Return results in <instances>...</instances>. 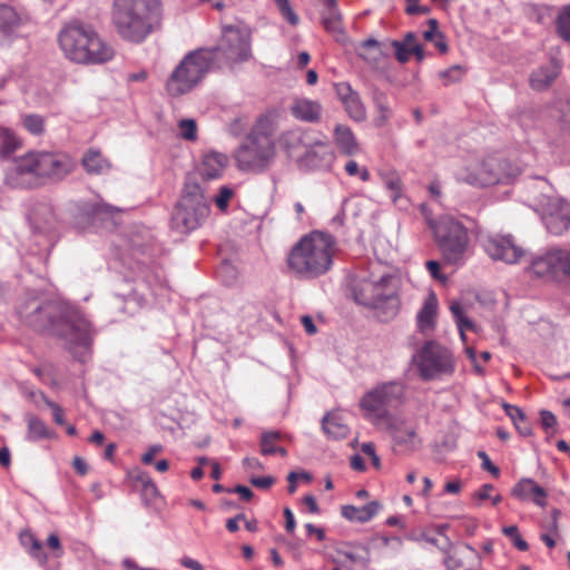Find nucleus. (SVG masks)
Segmentation results:
<instances>
[{"instance_id": "603ef678", "label": "nucleus", "mask_w": 570, "mask_h": 570, "mask_svg": "<svg viewBox=\"0 0 570 570\" xmlns=\"http://www.w3.org/2000/svg\"><path fill=\"white\" fill-rule=\"evenodd\" d=\"M41 399L43 400L45 404L52 411V417L56 424L63 425L65 419H63V409L57 404L56 402L49 400L42 392H40Z\"/></svg>"}, {"instance_id": "f257e3e1", "label": "nucleus", "mask_w": 570, "mask_h": 570, "mask_svg": "<svg viewBox=\"0 0 570 570\" xmlns=\"http://www.w3.org/2000/svg\"><path fill=\"white\" fill-rule=\"evenodd\" d=\"M20 316L31 328L63 341L73 356L85 362L92 342L90 322L77 308L56 301H31L20 309Z\"/></svg>"}, {"instance_id": "ddd939ff", "label": "nucleus", "mask_w": 570, "mask_h": 570, "mask_svg": "<svg viewBox=\"0 0 570 570\" xmlns=\"http://www.w3.org/2000/svg\"><path fill=\"white\" fill-rule=\"evenodd\" d=\"M528 271L544 282L570 279V250L551 248L531 259Z\"/></svg>"}, {"instance_id": "f8f14e48", "label": "nucleus", "mask_w": 570, "mask_h": 570, "mask_svg": "<svg viewBox=\"0 0 570 570\" xmlns=\"http://www.w3.org/2000/svg\"><path fill=\"white\" fill-rule=\"evenodd\" d=\"M422 380L431 381L454 372V360L451 352L433 342H426L414 356Z\"/></svg>"}, {"instance_id": "7ed1b4c3", "label": "nucleus", "mask_w": 570, "mask_h": 570, "mask_svg": "<svg viewBox=\"0 0 570 570\" xmlns=\"http://www.w3.org/2000/svg\"><path fill=\"white\" fill-rule=\"evenodd\" d=\"M75 163L65 154L35 151L19 157L7 170L10 187H33L40 179L60 181L72 173Z\"/></svg>"}, {"instance_id": "2f4dec72", "label": "nucleus", "mask_w": 570, "mask_h": 570, "mask_svg": "<svg viewBox=\"0 0 570 570\" xmlns=\"http://www.w3.org/2000/svg\"><path fill=\"white\" fill-rule=\"evenodd\" d=\"M323 431L333 439H344L348 434V426L335 414H326L322 420Z\"/></svg>"}, {"instance_id": "774afa93", "label": "nucleus", "mask_w": 570, "mask_h": 570, "mask_svg": "<svg viewBox=\"0 0 570 570\" xmlns=\"http://www.w3.org/2000/svg\"><path fill=\"white\" fill-rule=\"evenodd\" d=\"M515 429L522 436H529L532 434V429L530 426V423L528 422L527 417L523 416L519 421L514 423Z\"/></svg>"}, {"instance_id": "8fccbe9b", "label": "nucleus", "mask_w": 570, "mask_h": 570, "mask_svg": "<svg viewBox=\"0 0 570 570\" xmlns=\"http://www.w3.org/2000/svg\"><path fill=\"white\" fill-rule=\"evenodd\" d=\"M391 47L395 51V58L400 63H406L410 60L411 48L406 47L401 40H392Z\"/></svg>"}, {"instance_id": "6e6552de", "label": "nucleus", "mask_w": 570, "mask_h": 570, "mask_svg": "<svg viewBox=\"0 0 570 570\" xmlns=\"http://www.w3.org/2000/svg\"><path fill=\"white\" fill-rule=\"evenodd\" d=\"M276 157L272 134L263 125L253 127L245 140L235 151V160L243 171L261 174L266 171Z\"/></svg>"}, {"instance_id": "4d7b16f0", "label": "nucleus", "mask_w": 570, "mask_h": 570, "mask_svg": "<svg viewBox=\"0 0 570 570\" xmlns=\"http://www.w3.org/2000/svg\"><path fill=\"white\" fill-rule=\"evenodd\" d=\"M335 91L340 100L344 104L346 100L352 98V96L356 95L357 92L352 89L350 83L347 82H341L335 85Z\"/></svg>"}, {"instance_id": "6e6d98bb", "label": "nucleus", "mask_w": 570, "mask_h": 570, "mask_svg": "<svg viewBox=\"0 0 570 570\" xmlns=\"http://www.w3.org/2000/svg\"><path fill=\"white\" fill-rule=\"evenodd\" d=\"M157 495L158 489L153 480L141 487V499L145 505H149Z\"/></svg>"}, {"instance_id": "393cba45", "label": "nucleus", "mask_w": 570, "mask_h": 570, "mask_svg": "<svg viewBox=\"0 0 570 570\" xmlns=\"http://www.w3.org/2000/svg\"><path fill=\"white\" fill-rule=\"evenodd\" d=\"M382 508L379 501H371L363 507L355 505H343L341 508V514L343 518L351 522L365 523L368 522Z\"/></svg>"}, {"instance_id": "c03bdc74", "label": "nucleus", "mask_w": 570, "mask_h": 570, "mask_svg": "<svg viewBox=\"0 0 570 570\" xmlns=\"http://www.w3.org/2000/svg\"><path fill=\"white\" fill-rule=\"evenodd\" d=\"M27 539L31 540V546L28 548L29 553L40 563L46 564L48 561L47 554L43 552L42 543L32 534L28 533Z\"/></svg>"}, {"instance_id": "69168bd1", "label": "nucleus", "mask_w": 570, "mask_h": 570, "mask_svg": "<svg viewBox=\"0 0 570 570\" xmlns=\"http://www.w3.org/2000/svg\"><path fill=\"white\" fill-rule=\"evenodd\" d=\"M144 281L151 289L163 284V278L157 272H147L144 276Z\"/></svg>"}, {"instance_id": "0eeeda50", "label": "nucleus", "mask_w": 570, "mask_h": 570, "mask_svg": "<svg viewBox=\"0 0 570 570\" xmlns=\"http://www.w3.org/2000/svg\"><path fill=\"white\" fill-rule=\"evenodd\" d=\"M394 276L385 273L377 278H363L353 288L357 304L375 311L382 322L394 318L400 311V298L393 285Z\"/></svg>"}, {"instance_id": "052dcab7", "label": "nucleus", "mask_w": 570, "mask_h": 570, "mask_svg": "<svg viewBox=\"0 0 570 570\" xmlns=\"http://www.w3.org/2000/svg\"><path fill=\"white\" fill-rule=\"evenodd\" d=\"M249 482L256 487V488H259V489H269L274 482H275V479L271 475H267V476H252L249 479Z\"/></svg>"}, {"instance_id": "dca6fc26", "label": "nucleus", "mask_w": 570, "mask_h": 570, "mask_svg": "<svg viewBox=\"0 0 570 570\" xmlns=\"http://www.w3.org/2000/svg\"><path fill=\"white\" fill-rule=\"evenodd\" d=\"M279 146L289 158L298 161H309L315 154V147H324L322 142L312 137L311 132L302 128H294L283 132Z\"/></svg>"}, {"instance_id": "f3484780", "label": "nucleus", "mask_w": 570, "mask_h": 570, "mask_svg": "<svg viewBox=\"0 0 570 570\" xmlns=\"http://www.w3.org/2000/svg\"><path fill=\"white\" fill-rule=\"evenodd\" d=\"M482 246L493 261L517 264L525 254L512 235H491L483 239Z\"/></svg>"}, {"instance_id": "49530a36", "label": "nucleus", "mask_w": 570, "mask_h": 570, "mask_svg": "<svg viewBox=\"0 0 570 570\" xmlns=\"http://www.w3.org/2000/svg\"><path fill=\"white\" fill-rule=\"evenodd\" d=\"M23 126L33 135H40L43 131L45 121L39 115H27L23 117Z\"/></svg>"}, {"instance_id": "0e129e2a", "label": "nucleus", "mask_w": 570, "mask_h": 570, "mask_svg": "<svg viewBox=\"0 0 570 570\" xmlns=\"http://www.w3.org/2000/svg\"><path fill=\"white\" fill-rule=\"evenodd\" d=\"M503 406L507 415L513 421V423L525 416L522 410L515 405L504 404Z\"/></svg>"}, {"instance_id": "58836bf2", "label": "nucleus", "mask_w": 570, "mask_h": 570, "mask_svg": "<svg viewBox=\"0 0 570 570\" xmlns=\"http://www.w3.org/2000/svg\"><path fill=\"white\" fill-rule=\"evenodd\" d=\"M83 212L92 219V222L111 216L114 213H119L120 209L107 204L92 203L83 206Z\"/></svg>"}, {"instance_id": "c85d7f7f", "label": "nucleus", "mask_w": 570, "mask_h": 570, "mask_svg": "<svg viewBox=\"0 0 570 570\" xmlns=\"http://www.w3.org/2000/svg\"><path fill=\"white\" fill-rule=\"evenodd\" d=\"M28 20V17L19 13L14 8L0 4V32L10 35Z\"/></svg>"}, {"instance_id": "5fc2aeb1", "label": "nucleus", "mask_w": 570, "mask_h": 570, "mask_svg": "<svg viewBox=\"0 0 570 570\" xmlns=\"http://www.w3.org/2000/svg\"><path fill=\"white\" fill-rule=\"evenodd\" d=\"M234 191L229 187H220L219 193L218 195L215 196L214 200L222 212H225L227 209L229 200L232 199Z\"/></svg>"}, {"instance_id": "a18cd8bd", "label": "nucleus", "mask_w": 570, "mask_h": 570, "mask_svg": "<svg viewBox=\"0 0 570 570\" xmlns=\"http://www.w3.org/2000/svg\"><path fill=\"white\" fill-rule=\"evenodd\" d=\"M362 550L364 551V554H360L353 551H344L338 550L337 552L342 556H344L346 559H348L353 563L361 564L364 569H366L370 566L371 559H370V551L368 548L362 547Z\"/></svg>"}, {"instance_id": "4c0bfd02", "label": "nucleus", "mask_w": 570, "mask_h": 570, "mask_svg": "<svg viewBox=\"0 0 570 570\" xmlns=\"http://www.w3.org/2000/svg\"><path fill=\"white\" fill-rule=\"evenodd\" d=\"M556 32L566 42H570V3L562 7L556 19Z\"/></svg>"}, {"instance_id": "ea45409f", "label": "nucleus", "mask_w": 570, "mask_h": 570, "mask_svg": "<svg viewBox=\"0 0 570 570\" xmlns=\"http://www.w3.org/2000/svg\"><path fill=\"white\" fill-rule=\"evenodd\" d=\"M343 105L352 119L356 121L365 120L366 110L358 94L352 96V98L346 100Z\"/></svg>"}, {"instance_id": "bf43d9fd", "label": "nucleus", "mask_w": 570, "mask_h": 570, "mask_svg": "<svg viewBox=\"0 0 570 570\" xmlns=\"http://www.w3.org/2000/svg\"><path fill=\"white\" fill-rule=\"evenodd\" d=\"M425 266L434 279L440 281L441 283H445L448 281L446 276L441 273V265L438 261H428Z\"/></svg>"}, {"instance_id": "79ce46f5", "label": "nucleus", "mask_w": 570, "mask_h": 570, "mask_svg": "<svg viewBox=\"0 0 570 570\" xmlns=\"http://www.w3.org/2000/svg\"><path fill=\"white\" fill-rule=\"evenodd\" d=\"M502 533L509 537L513 543V546L520 551L529 550L528 542L520 535L519 529L517 525H508L502 528Z\"/></svg>"}, {"instance_id": "4be33fe9", "label": "nucleus", "mask_w": 570, "mask_h": 570, "mask_svg": "<svg viewBox=\"0 0 570 570\" xmlns=\"http://www.w3.org/2000/svg\"><path fill=\"white\" fill-rule=\"evenodd\" d=\"M29 222L35 232L49 230L56 222L52 206L48 203L36 204L29 213Z\"/></svg>"}, {"instance_id": "338daca9", "label": "nucleus", "mask_w": 570, "mask_h": 570, "mask_svg": "<svg viewBox=\"0 0 570 570\" xmlns=\"http://www.w3.org/2000/svg\"><path fill=\"white\" fill-rule=\"evenodd\" d=\"M163 450L161 445L154 444L151 445L148 451L141 456V462L144 464H151L154 462V458L157 453H159Z\"/></svg>"}, {"instance_id": "cd10ccee", "label": "nucleus", "mask_w": 570, "mask_h": 570, "mask_svg": "<svg viewBox=\"0 0 570 570\" xmlns=\"http://www.w3.org/2000/svg\"><path fill=\"white\" fill-rule=\"evenodd\" d=\"M26 439L29 442H38L40 440H52L57 436L56 432L51 430L41 419L36 415L28 414Z\"/></svg>"}, {"instance_id": "9d476101", "label": "nucleus", "mask_w": 570, "mask_h": 570, "mask_svg": "<svg viewBox=\"0 0 570 570\" xmlns=\"http://www.w3.org/2000/svg\"><path fill=\"white\" fill-rule=\"evenodd\" d=\"M434 240L445 263L464 264L470 249L468 228L456 218L445 215L430 224Z\"/></svg>"}, {"instance_id": "39448f33", "label": "nucleus", "mask_w": 570, "mask_h": 570, "mask_svg": "<svg viewBox=\"0 0 570 570\" xmlns=\"http://www.w3.org/2000/svg\"><path fill=\"white\" fill-rule=\"evenodd\" d=\"M335 238L323 232L305 235L292 248L288 267L299 277L311 279L326 274L333 264Z\"/></svg>"}, {"instance_id": "c9c22d12", "label": "nucleus", "mask_w": 570, "mask_h": 570, "mask_svg": "<svg viewBox=\"0 0 570 570\" xmlns=\"http://www.w3.org/2000/svg\"><path fill=\"white\" fill-rule=\"evenodd\" d=\"M450 311L455 320L456 326L460 331V335L462 340H465V331L474 330L473 322L466 317L463 306L460 302H451Z\"/></svg>"}, {"instance_id": "1a4fd4ad", "label": "nucleus", "mask_w": 570, "mask_h": 570, "mask_svg": "<svg viewBox=\"0 0 570 570\" xmlns=\"http://www.w3.org/2000/svg\"><path fill=\"white\" fill-rule=\"evenodd\" d=\"M214 68H216V65L213 51H207V48H199L188 52L168 77L166 81L167 92L171 97H179L189 92Z\"/></svg>"}, {"instance_id": "e2e57ef3", "label": "nucleus", "mask_w": 570, "mask_h": 570, "mask_svg": "<svg viewBox=\"0 0 570 570\" xmlns=\"http://www.w3.org/2000/svg\"><path fill=\"white\" fill-rule=\"evenodd\" d=\"M228 493H236L243 501L246 502L250 501L254 498V492L248 487L242 484L232 488V490H228Z\"/></svg>"}, {"instance_id": "09e8293b", "label": "nucleus", "mask_w": 570, "mask_h": 570, "mask_svg": "<svg viewBox=\"0 0 570 570\" xmlns=\"http://www.w3.org/2000/svg\"><path fill=\"white\" fill-rule=\"evenodd\" d=\"M277 4L281 14L286 19L292 26H296L299 22L298 16L292 9L288 0H274Z\"/></svg>"}, {"instance_id": "4468645a", "label": "nucleus", "mask_w": 570, "mask_h": 570, "mask_svg": "<svg viewBox=\"0 0 570 570\" xmlns=\"http://www.w3.org/2000/svg\"><path fill=\"white\" fill-rule=\"evenodd\" d=\"M404 396V386L399 382H387L367 392L361 400V407L377 417H384L387 407L396 406Z\"/></svg>"}, {"instance_id": "bb28decb", "label": "nucleus", "mask_w": 570, "mask_h": 570, "mask_svg": "<svg viewBox=\"0 0 570 570\" xmlns=\"http://www.w3.org/2000/svg\"><path fill=\"white\" fill-rule=\"evenodd\" d=\"M560 68L554 61L533 70L530 75L531 88L539 91L547 89L556 80Z\"/></svg>"}, {"instance_id": "72a5a7b5", "label": "nucleus", "mask_w": 570, "mask_h": 570, "mask_svg": "<svg viewBox=\"0 0 570 570\" xmlns=\"http://www.w3.org/2000/svg\"><path fill=\"white\" fill-rule=\"evenodd\" d=\"M356 52L360 58L373 67L377 66L382 56L380 42L374 38H368L362 41L356 48Z\"/></svg>"}, {"instance_id": "412c9836", "label": "nucleus", "mask_w": 570, "mask_h": 570, "mask_svg": "<svg viewBox=\"0 0 570 570\" xmlns=\"http://www.w3.org/2000/svg\"><path fill=\"white\" fill-rule=\"evenodd\" d=\"M479 552L469 543L464 544V551H456L444 559L448 570H472L474 563H480Z\"/></svg>"}, {"instance_id": "3c124183", "label": "nucleus", "mask_w": 570, "mask_h": 570, "mask_svg": "<svg viewBox=\"0 0 570 570\" xmlns=\"http://www.w3.org/2000/svg\"><path fill=\"white\" fill-rule=\"evenodd\" d=\"M423 38L426 41L433 42L435 48L441 53H446L449 50V46L445 42V37L443 33H433L432 31H424Z\"/></svg>"}, {"instance_id": "a19ab883", "label": "nucleus", "mask_w": 570, "mask_h": 570, "mask_svg": "<svg viewBox=\"0 0 570 570\" xmlns=\"http://www.w3.org/2000/svg\"><path fill=\"white\" fill-rule=\"evenodd\" d=\"M20 146V140L8 129H0V153L9 156Z\"/></svg>"}, {"instance_id": "37998d69", "label": "nucleus", "mask_w": 570, "mask_h": 570, "mask_svg": "<svg viewBox=\"0 0 570 570\" xmlns=\"http://www.w3.org/2000/svg\"><path fill=\"white\" fill-rule=\"evenodd\" d=\"M180 136L185 140L195 141L197 139V124L194 119H181L178 122Z\"/></svg>"}, {"instance_id": "a211bd4d", "label": "nucleus", "mask_w": 570, "mask_h": 570, "mask_svg": "<svg viewBox=\"0 0 570 570\" xmlns=\"http://www.w3.org/2000/svg\"><path fill=\"white\" fill-rule=\"evenodd\" d=\"M499 160L488 159L483 161L475 176L469 177L468 181L473 185L490 186L495 184H510L519 175L520 169L514 168L511 173H503L498 169L497 164Z\"/></svg>"}, {"instance_id": "e433bc0d", "label": "nucleus", "mask_w": 570, "mask_h": 570, "mask_svg": "<svg viewBox=\"0 0 570 570\" xmlns=\"http://www.w3.org/2000/svg\"><path fill=\"white\" fill-rule=\"evenodd\" d=\"M372 96L374 105L379 111V117L376 118L375 122L376 126L382 127L392 115V111L387 104V97L384 92L380 91L379 89H374Z\"/></svg>"}, {"instance_id": "13d9d810", "label": "nucleus", "mask_w": 570, "mask_h": 570, "mask_svg": "<svg viewBox=\"0 0 570 570\" xmlns=\"http://www.w3.org/2000/svg\"><path fill=\"white\" fill-rule=\"evenodd\" d=\"M478 456L482 460V468L491 473L494 478L500 475V469L492 463L489 455L484 451H479Z\"/></svg>"}, {"instance_id": "f704fd0d", "label": "nucleus", "mask_w": 570, "mask_h": 570, "mask_svg": "<svg viewBox=\"0 0 570 570\" xmlns=\"http://www.w3.org/2000/svg\"><path fill=\"white\" fill-rule=\"evenodd\" d=\"M279 438L281 433L277 431L264 432L261 438V453L263 455L279 454L281 456H286V449L274 444Z\"/></svg>"}, {"instance_id": "473e14b6", "label": "nucleus", "mask_w": 570, "mask_h": 570, "mask_svg": "<svg viewBox=\"0 0 570 570\" xmlns=\"http://www.w3.org/2000/svg\"><path fill=\"white\" fill-rule=\"evenodd\" d=\"M438 311V299L434 293H430L423 306L417 313V324L421 330L432 327Z\"/></svg>"}, {"instance_id": "423d86ee", "label": "nucleus", "mask_w": 570, "mask_h": 570, "mask_svg": "<svg viewBox=\"0 0 570 570\" xmlns=\"http://www.w3.org/2000/svg\"><path fill=\"white\" fill-rule=\"evenodd\" d=\"M210 202L196 175H186L185 183L170 217V228L187 235L199 228L209 217Z\"/></svg>"}, {"instance_id": "c756f323", "label": "nucleus", "mask_w": 570, "mask_h": 570, "mask_svg": "<svg viewBox=\"0 0 570 570\" xmlns=\"http://www.w3.org/2000/svg\"><path fill=\"white\" fill-rule=\"evenodd\" d=\"M335 142L340 151L346 156H353L358 153V144L352 130L344 125L335 127Z\"/></svg>"}, {"instance_id": "5701e85b", "label": "nucleus", "mask_w": 570, "mask_h": 570, "mask_svg": "<svg viewBox=\"0 0 570 570\" xmlns=\"http://www.w3.org/2000/svg\"><path fill=\"white\" fill-rule=\"evenodd\" d=\"M226 157L219 153H209L204 156L202 165L197 173H188L187 175H196L197 179L210 180L218 178L225 167Z\"/></svg>"}, {"instance_id": "de8ad7c7", "label": "nucleus", "mask_w": 570, "mask_h": 570, "mask_svg": "<svg viewBox=\"0 0 570 570\" xmlns=\"http://www.w3.org/2000/svg\"><path fill=\"white\" fill-rule=\"evenodd\" d=\"M385 187L392 193L391 198L394 204L401 198L402 181L396 175L389 176L384 179Z\"/></svg>"}, {"instance_id": "a878e982", "label": "nucleus", "mask_w": 570, "mask_h": 570, "mask_svg": "<svg viewBox=\"0 0 570 570\" xmlns=\"http://www.w3.org/2000/svg\"><path fill=\"white\" fill-rule=\"evenodd\" d=\"M322 107L317 101L296 98L291 106L292 115L299 120L314 122L320 119Z\"/></svg>"}, {"instance_id": "f03ea898", "label": "nucleus", "mask_w": 570, "mask_h": 570, "mask_svg": "<svg viewBox=\"0 0 570 570\" xmlns=\"http://www.w3.org/2000/svg\"><path fill=\"white\" fill-rule=\"evenodd\" d=\"M161 0H114L111 22L117 35L127 42L139 45L163 28Z\"/></svg>"}, {"instance_id": "b1692460", "label": "nucleus", "mask_w": 570, "mask_h": 570, "mask_svg": "<svg viewBox=\"0 0 570 570\" xmlns=\"http://www.w3.org/2000/svg\"><path fill=\"white\" fill-rule=\"evenodd\" d=\"M327 7L323 13L322 23L327 32L332 33L337 41L345 39V32L342 27V14L337 8L336 0H325Z\"/></svg>"}, {"instance_id": "7c9ffc66", "label": "nucleus", "mask_w": 570, "mask_h": 570, "mask_svg": "<svg viewBox=\"0 0 570 570\" xmlns=\"http://www.w3.org/2000/svg\"><path fill=\"white\" fill-rule=\"evenodd\" d=\"M82 166L88 174L100 175L109 170L110 163L99 150L89 149L82 157Z\"/></svg>"}, {"instance_id": "20e7f679", "label": "nucleus", "mask_w": 570, "mask_h": 570, "mask_svg": "<svg viewBox=\"0 0 570 570\" xmlns=\"http://www.w3.org/2000/svg\"><path fill=\"white\" fill-rule=\"evenodd\" d=\"M59 46L67 59L80 65L109 61L115 52L96 29L81 21L67 23L59 32Z\"/></svg>"}, {"instance_id": "9b49d317", "label": "nucleus", "mask_w": 570, "mask_h": 570, "mask_svg": "<svg viewBox=\"0 0 570 570\" xmlns=\"http://www.w3.org/2000/svg\"><path fill=\"white\" fill-rule=\"evenodd\" d=\"M207 51L215 53L216 68L246 61L250 58V32L245 28L227 26L219 46L207 48Z\"/></svg>"}, {"instance_id": "2eb2a0df", "label": "nucleus", "mask_w": 570, "mask_h": 570, "mask_svg": "<svg viewBox=\"0 0 570 570\" xmlns=\"http://www.w3.org/2000/svg\"><path fill=\"white\" fill-rule=\"evenodd\" d=\"M538 203L541 208V218L550 234L560 236L568 230L570 204L552 196H542Z\"/></svg>"}, {"instance_id": "864d4df0", "label": "nucleus", "mask_w": 570, "mask_h": 570, "mask_svg": "<svg viewBox=\"0 0 570 570\" xmlns=\"http://www.w3.org/2000/svg\"><path fill=\"white\" fill-rule=\"evenodd\" d=\"M345 171L350 176L358 175L362 181H368L371 177L368 169L366 167L360 168L355 160H348L345 164Z\"/></svg>"}, {"instance_id": "6ab92c4d", "label": "nucleus", "mask_w": 570, "mask_h": 570, "mask_svg": "<svg viewBox=\"0 0 570 570\" xmlns=\"http://www.w3.org/2000/svg\"><path fill=\"white\" fill-rule=\"evenodd\" d=\"M393 449L397 453L409 454L416 451L421 446V439L416 434L413 426L403 423H392L390 425Z\"/></svg>"}, {"instance_id": "aec40b11", "label": "nucleus", "mask_w": 570, "mask_h": 570, "mask_svg": "<svg viewBox=\"0 0 570 570\" xmlns=\"http://www.w3.org/2000/svg\"><path fill=\"white\" fill-rule=\"evenodd\" d=\"M511 494L520 500H530L539 507L547 504V491L532 479H521L511 490Z\"/></svg>"}, {"instance_id": "680f3d73", "label": "nucleus", "mask_w": 570, "mask_h": 570, "mask_svg": "<svg viewBox=\"0 0 570 570\" xmlns=\"http://www.w3.org/2000/svg\"><path fill=\"white\" fill-rule=\"evenodd\" d=\"M540 421L542 428L547 431L557 424L554 414L548 410L540 411Z\"/></svg>"}]
</instances>
